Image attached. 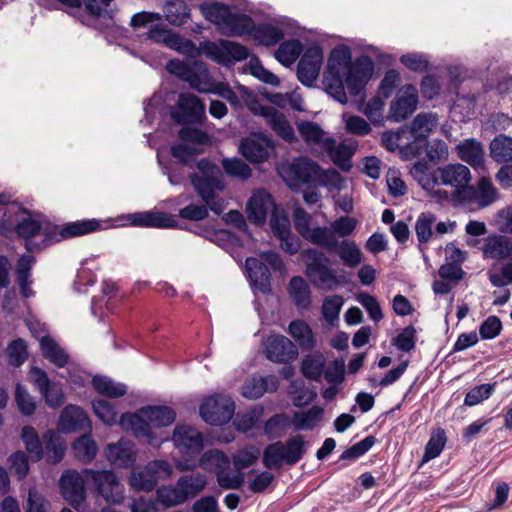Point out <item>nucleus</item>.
Wrapping results in <instances>:
<instances>
[{
	"mask_svg": "<svg viewBox=\"0 0 512 512\" xmlns=\"http://www.w3.org/2000/svg\"><path fill=\"white\" fill-rule=\"evenodd\" d=\"M374 70L372 60L361 55L352 61L351 51L346 46L331 51L323 76L327 94L345 104L348 101L345 85L350 95H358L370 80Z\"/></svg>",
	"mask_w": 512,
	"mask_h": 512,
	"instance_id": "obj_1",
	"label": "nucleus"
},
{
	"mask_svg": "<svg viewBox=\"0 0 512 512\" xmlns=\"http://www.w3.org/2000/svg\"><path fill=\"white\" fill-rule=\"evenodd\" d=\"M166 69L200 93L216 94L233 106L239 104V98L232 88L225 82L214 81L206 65L201 61L170 60Z\"/></svg>",
	"mask_w": 512,
	"mask_h": 512,
	"instance_id": "obj_2",
	"label": "nucleus"
},
{
	"mask_svg": "<svg viewBox=\"0 0 512 512\" xmlns=\"http://www.w3.org/2000/svg\"><path fill=\"white\" fill-rule=\"evenodd\" d=\"M202 13L207 20L214 23L222 33L231 36L251 34L254 27L251 17L233 13L229 6L222 3H211L202 6Z\"/></svg>",
	"mask_w": 512,
	"mask_h": 512,
	"instance_id": "obj_3",
	"label": "nucleus"
},
{
	"mask_svg": "<svg viewBox=\"0 0 512 512\" xmlns=\"http://www.w3.org/2000/svg\"><path fill=\"white\" fill-rule=\"evenodd\" d=\"M306 453V442L303 435H295L284 443L277 441L266 446L263 451L262 463L267 469H278L282 465L294 466Z\"/></svg>",
	"mask_w": 512,
	"mask_h": 512,
	"instance_id": "obj_4",
	"label": "nucleus"
},
{
	"mask_svg": "<svg viewBox=\"0 0 512 512\" xmlns=\"http://www.w3.org/2000/svg\"><path fill=\"white\" fill-rule=\"evenodd\" d=\"M300 256L306 266L305 273L314 286L329 291L340 285L338 276L330 267L331 261L323 251L309 247Z\"/></svg>",
	"mask_w": 512,
	"mask_h": 512,
	"instance_id": "obj_5",
	"label": "nucleus"
},
{
	"mask_svg": "<svg viewBox=\"0 0 512 512\" xmlns=\"http://www.w3.org/2000/svg\"><path fill=\"white\" fill-rule=\"evenodd\" d=\"M6 209L14 213L16 221L13 222L12 229L14 228L17 235L25 239L28 251L40 250L47 246L44 245L45 224L43 225L36 215L24 209L18 202H13Z\"/></svg>",
	"mask_w": 512,
	"mask_h": 512,
	"instance_id": "obj_6",
	"label": "nucleus"
},
{
	"mask_svg": "<svg viewBox=\"0 0 512 512\" xmlns=\"http://www.w3.org/2000/svg\"><path fill=\"white\" fill-rule=\"evenodd\" d=\"M86 485L94 489L107 503L119 504L122 502L123 486L119 478L111 470L84 469Z\"/></svg>",
	"mask_w": 512,
	"mask_h": 512,
	"instance_id": "obj_7",
	"label": "nucleus"
},
{
	"mask_svg": "<svg viewBox=\"0 0 512 512\" xmlns=\"http://www.w3.org/2000/svg\"><path fill=\"white\" fill-rule=\"evenodd\" d=\"M189 177L195 191L209 209L217 215L222 214L226 208L225 200L218 195V192L225 189L222 175L202 177L197 173H192Z\"/></svg>",
	"mask_w": 512,
	"mask_h": 512,
	"instance_id": "obj_8",
	"label": "nucleus"
},
{
	"mask_svg": "<svg viewBox=\"0 0 512 512\" xmlns=\"http://www.w3.org/2000/svg\"><path fill=\"white\" fill-rule=\"evenodd\" d=\"M293 222L296 231L309 243L320 248H333L335 246V237L329 227H311V215L302 207L294 209Z\"/></svg>",
	"mask_w": 512,
	"mask_h": 512,
	"instance_id": "obj_9",
	"label": "nucleus"
},
{
	"mask_svg": "<svg viewBox=\"0 0 512 512\" xmlns=\"http://www.w3.org/2000/svg\"><path fill=\"white\" fill-rule=\"evenodd\" d=\"M430 173L433 174V178L431 180L434 181L433 183L439 181L443 186L454 188L452 196L458 202L462 199V195L459 191L468 188L472 180L470 169L466 165L460 163L446 164L444 166L437 167L430 171Z\"/></svg>",
	"mask_w": 512,
	"mask_h": 512,
	"instance_id": "obj_10",
	"label": "nucleus"
},
{
	"mask_svg": "<svg viewBox=\"0 0 512 512\" xmlns=\"http://www.w3.org/2000/svg\"><path fill=\"white\" fill-rule=\"evenodd\" d=\"M200 415L210 425H224L228 423L235 411V404L231 397L217 394L210 396L201 404Z\"/></svg>",
	"mask_w": 512,
	"mask_h": 512,
	"instance_id": "obj_11",
	"label": "nucleus"
},
{
	"mask_svg": "<svg viewBox=\"0 0 512 512\" xmlns=\"http://www.w3.org/2000/svg\"><path fill=\"white\" fill-rule=\"evenodd\" d=\"M86 475L76 470H66L61 475L59 487L63 498L76 510H80L86 499Z\"/></svg>",
	"mask_w": 512,
	"mask_h": 512,
	"instance_id": "obj_12",
	"label": "nucleus"
},
{
	"mask_svg": "<svg viewBox=\"0 0 512 512\" xmlns=\"http://www.w3.org/2000/svg\"><path fill=\"white\" fill-rule=\"evenodd\" d=\"M204 117V103L191 93H181L171 111V118L180 125L200 123Z\"/></svg>",
	"mask_w": 512,
	"mask_h": 512,
	"instance_id": "obj_13",
	"label": "nucleus"
},
{
	"mask_svg": "<svg viewBox=\"0 0 512 512\" xmlns=\"http://www.w3.org/2000/svg\"><path fill=\"white\" fill-rule=\"evenodd\" d=\"M101 227L98 220H82L66 224L63 228L51 223H45L44 245H51L63 239L82 236L87 233L95 232Z\"/></svg>",
	"mask_w": 512,
	"mask_h": 512,
	"instance_id": "obj_14",
	"label": "nucleus"
},
{
	"mask_svg": "<svg viewBox=\"0 0 512 512\" xmlns=\"http://www.w3.org/2000/svg\"><path fill=\"white\" fill-rule=\"evenodd\" d=\"M320 166L307 157H299L281 168L280 174L291 185L316 182Z\"/></svg>",
	"mask_w": 512,
	"mask_h": 512,
	"instance_id": "obj_15",
	"label": "nucleus"
},
{
	"mask_svg": "<svg viewBox=\"0 0 512 512\" xmlns=\"http://www.w3.org/2000/svg\"><path fill=\"white\" fill-rule=\"evenodd\" d=\"M418 105V90L415 86L405 85L391 102L388 119L401 122L411 116Z\"/></svg>",
	"mask_w": 512,
	"mask_h": 512,
	"instance_id": "obj_16",
	"label": "nucleus"
},
{
	"mask_svg": "<svg viewBox=\"0 0 512 512\" xmlns=\"http://www.w3.org/2000/svg\"><path fill=\"white\" fill-rule=\"evenodd\" d=\"M323 62V52L319 46L309 47L297 65L298 80L305 86L311 87L319 76Z\"/></svg>",
	"mask_w": 512,
	"mask_h": 512,
	"instance_id": "obj_17",
	"label": "nucleus"
},
{
	"mask_svg": "<svg viewBox=\"0 0 512 512\" xmlns=\"http://www.w3.org/2000/svg\"><path fill=\"white\" fill-rule=\"evenodd\" d=\"M264 353L270 361L286 364L297 358L298 349L289 338L272 335L265 342Z\"/></svg>",
	"mask_w": 512,
	"mask_h": 512,
	"instance_id": "obj_18",
	"label": "nucleus"
},
{
	"mask_svg": "<svg viewBox=\"0 0 512 512\" xmlns=\"http://www.w3.org/2000/svg\"><path fill=\"white\" fill-rule=\"evenodd\" d=\"M459 193L462 195L460 203L476 204L480 208L491 205L497 199V190L486 177H482L476 186L469 184L468 188Z\"/></svg>",
	"mask_w": 512,
	"mask_h": 512,
	"instance_id": "obj_19",
	"label": "nucleus"
},
{
	"mask_svg": "<svg viewBox=\"0 0 512 512\" xmlns=\"http://www.w3.org/2000/svg\"><path fill=\"white\" fill-rule=\"evenodd\" d=\"M411 176L418 182V184L427 191L428 195L439 203L448 202L450 194L448 191L442 189L443 186L439 181L433 183L431 181L433 174L428 171V165L425 162L418 161L413 164L410 170Z\"/></svg>",
	"mask_w": 512,
	"mask_h": 512,
	"instance_id": "obj_20",
	"label": "nucleus"
},
{
	"mask_svg": "<svg viewBox=\"0 0 512 512\" xmlns=\"http://www.w3.org/2000/svg\"><path fill=\"white\" fill-rule=\"evenodd\" d=\"M208 55L216 62L231 65L236 61L248 58V49L236 42L221 40L219 44L211 43L208 47Z\"/></svg>",
	"mask_w": 512,
	"mask_h": 512,
	"instance_id": "obj_21",
	"label": "nucleus"
},
{
	"mask_svg": "<svg viewBox=\"0 0 512 512\" xmlns=\"http://www.w3.org/2000/svg\"><path fill=\"white\" fill-rule=\"evenodd\" d=\"M252 112L265 118L266 122L275 133L287 142H293L295 133L286 117L276 108L271 106H252Z\"/></svg>",
	"mask_w": 512,
	"mask_h": 512,
	"instance_id": "obj_22",
	"label": "nucleus"
},
{
	"mask_svg": "<svg viewBox=\"0 0 512 512\" xmlns=\"http://www.w3.org/2000/svg\"><path fill=\"white\" fill-rule=\"evenodd\" d=\"M147 38L155 43H164L167 47L182 53H189L195 49V44L191 40L182 38L159 23L150 27Z\"/></svg>",
	"mask_w": 512,
	"mask_h": 512,
	"instance_id": "obj_23",
	"label": "nucleus"
},
{
	"mask_svg": "<svg viewBox=\"0 0 512 512\" xmlns=\"http://www.w3.org/2000/svg\"><path fill=\"white\" fill-rule=\"evenodd\" d=\"M274 210H277L274 200L265 190L254 192L246 205L247 218L256 225L264 224L268 212Z\"/></svg>",
	"mask_w": 512,
	"mask_h": 512,
	"instance_id": "obj_24",
	"label": "nucleus"
},
{
	"mask_svg": "<svg viewBox=\"0 0 512 512\" xmlns=\"http://www.w3.org/2000/svg\"><path fill=\"white\" fill-rule=\"evenodd\" d=\"M484 259L502 261L512 255V239L505 235H489L482 245Z\"/></svg>",
	"mask_w": 512,
	"mask_h": 512,
	"instance_id": "obj_25",
	"label": "nucleus"
},
{
	"mask_svg": "<svg viewBox=\"0 0 512 512\" xmlns=\"http://www.w3.org/2000/svg\"><path fill=\"white\" fill-rule=\"evenodd\" d=\"M172 440L182 451L199 453L203 448V436L195 428L178 424L173 432Z\"/></svg>",
	"mask_w": 512,
	"mask_h": 512,
	"instance_id": "obj_26",
	"label": "nucleus"
},
{
	"mask_svg": "<svg viewBox=\"0 0 512 512\" xmlns=\"http://www.w3.org/2000/svg\"><path fill=\"white\" fill-rule=\"evenodd\" d=\"M245 266L252 286L263 294L269 293L271 274L267 265L260 259L249 257L245 261Z\"/></svg>",
	"mask_w": 512,
	"mask_h": 512,
	"instance_id": "obj_27",
	"label": "nucleus"
},
{
	"mask_svg": "<svg viewBox=\"0 0 512 512\" xmlns=\"http://www.w3.org/2000/svg\"><path fill=\"white\" fill-rule=\"evenodd\" d=\"M108 461L117 467H130L134 464L135 452L130 441L121 439L117 443L109 444L106 449Z\"/></svg>",
	"mask_w": 512,
	"mask_h": 512,
	"instance_id": "obj_28",
	"label": "nucleus"
},
{
	"mask_svg": "<svg viewBox=\"0 0 512 512\" xmlns=\"http://www.w3.org/2000/svg\"><path fill=\"white\" fill-rule=\"evenodd\" d=\"M120 425L125 430L133 432L134 436L151 442L152 431L148 419L142 415L141 409L137 413H124L120 417Z\"/></svg>",
	"mask_w": 512,
	"mask_h": 512,
	"instance_id": "obj_29",
	"label": "nucleus"
},
{
	"mask_svg": "<svg viewBox=\"0 0 512 512\" xmlns=\"http://www.w3.org/2000/svg\"><path fill=\"white\" fill-rule=\"evenodd\" d=\"M131 224L139 227L175 228L177 221L165 212H139L130 215Z\"/></svg>",
	"mask_w": 512,
	"mask_h": 512,
	"instance_id": "obj_30",
	"label": "nucleus"
},
{
	"mask_svg": "<svg viewBox=\"0 0 512 512\" xmlns=\"http://www.w3.org/2000/svg\"><path fill=\"white\" fill-rule=\"evenodd\" d=\"M60 427L65 432H74L89 428L90 420L82 408L68 405L61 412Z\"/></svg>",
	"mask_w": 512,
	"mask_h": 512,
	"instance_id": "obj_31",
	"label": "nucleus"
},
{
	"mask_svg": "<svg viewBox=\"0 0 512 512\" xmlns=\"http://www.w3.org/2000/svg\"><path fill=\"white\" fill-rule=\"evenodd\" d=\"M240 150L247 160L262 163L268 159L271 145L269 140L264 138H246L242 140Z\"/></svg>",
	"mask_w": 512,
	"mask_h": 512,
	"instance_id": "obj_32",
	"label": "nucleus"
},
{
	"mask_svg": "<svg viewBox=\"0 0 512 512\" xmlns=\"http://www.w3.org/2000/svg\"><path fill=\"white\" fill-rule=\"evenodd\" d=\"M288 294L298 310H306L311 305V290L301 276H293L288 284Z\"/></svg>",
	"mask_w": 512,
	"mask_h": 512,
	"instance_id": "obj_33",
	"label": "nucleus"
},
{
	"mask_svg": "<svg viewBox=\"0 0 512 512\" xmlns=\"http://www.w3.org/2000/svg\"><path fill=\"white\" fill-rule=\"evenodd\" d=\"M333 248H325L329 252H335L343 264L349 268H355L362 262V252L353 240L344 239L341 242L335 238Z\"/></svg>",
	"mask_w": 512,
	"mask_h": 512,
	"instance_id": "obj_34",
	"label": "nucleus"
},
{
	"mask_svg": "<svg viewBox=\"0 0 512 512\" xmlns=\"http://www.w3.org/2000/svg\"><path fill=\"white\" fill-rule=\"evenodd\" d=\"M278 387V381L275 377H257L253 376L246 380L242 387V395L248 399H258L265 392L274 391Z\"/></svg>",
	"mask_w": 512,
	"mask_h": 512,
	"instance_id": "obj_35",
	"label": "nucleus"
},
{
	"mask_svg": "<svg viewBox=\"0 0 512 512\" xmlns=\"http://www.w3.org/2000/svg\"><path fill=\"white\" fill-rule=\"evenodd\" d=\"M151 426L160 428L171 425L176 419V412L168 406H146L141 408Z\"/></svg>",
	"mask_w": 512,
	"mask_h": 512,
	"instance_id": "obj_36",
	"label": "nucleus"
},
{
	"mask_svg": "<svg viewBox=\"0 0 512 512\" xmlns=\"http://www.w3.org/2000/svg\"><path fill=\"white\" fill-rule=\"evenodd\" d=\"M40 348L43 356L55 366L62 368L68 363V354L51 336L40 339Z\"/></svg>",
	"mask_w": 512,
	"mask_h": 512,
	"instance_id": "obj_37",
	"label": "nucleus"
},
{
	"mask_svg": "<svg viewBox=\"0 0 512 512\" xmlns=\"http://www.w3.org/2000/svg\"><path fill=\"white\" fill-rule=\"evenodd\" d=\"M460 159L472 167L477 168L484 163V151L480 142L467 139L457 146Z\"/></svg>",
	"mask_w": 512,
	"mask_h": 512,
	"instance_id": "obj_38",
	"label": "nucleus"
},
{
	"mask_svg": "<svg viewBox=\"0 0 512 512\" xmlns=\"http://www.w3.org/2000/svg\"><path fill=\"white\" fill-rule=\"evenodd\" d=\"M42 440L45 445L48 460L52 463L60 462L64 456L66 446L59 433L54 430H47L43 434Z\"/></svg>",
	"mask_w": 512,
	"mask_h": 512,
	"instance_id": "obj_39",
	"label": "nucleus"
},
{
	"mask_svg": "<svg viewBox=\"0 0 512 512\" xmlns=\"http://www.w3.org/2000/svg\"><path fill=\"white\" fill-rule=\"evenodd\" d=\"M199 466L217 475V472L230 468V459L221 451L211 449L203 453L199 460Z\"/></svg>",
	"mask_w": 512,
	"mask_h": 512,
	"instance_id": "obj_40",
	"label": "nucleus"
},
{
	"mask_svg": "<svg viewBox=\"0 0 512 512\" xmlns=\"http://www.w3.org/2000/svg\"><path fill=\"white\" fill-rule=\"evenodd\" d=\"M20 437L30 457L34 461L41 460L44 456V448L36 429L32 426H24Z\"/></svg>",
	"mask_w": 512,
	"mask_h": 512,
	"instance_id": "obj_41",
	"label": "nucleus"
},
{
	"mask_svg": "<svg viewBox=\"0 0 512 512\" xmlns=\"http://www.w3.org/2000/svg\"><path fill=\"white\" fill-rule=\"evenodd\" d=\"M92 385L99 394L110 398H119L127 393L125 384L115 382L107 376H94Z\"/></svg>",
	"mask_w": 512,
	"mask_h": 512,
	"instance_id": "obj_42",
	"label": "nucleus"
},
{
	"mask_svg": "<svg viewBox=\"0 0 512 512\" xmlns=\"http://www.w3.org/2000/svg\"><path fill=\"white\" fill-rule=\"evenodd\" d=\"M177 481L182 492L186 494V500L201 493L207 485V477L202 473L183 475Z\"/></svg>",
	"mask_w": 512,
	"mask_h": 512,
	"instance_id": "obj_43",
	"label": "nucleus"
},
{
	"mask_svg": "<svg viewBox=\"0 0 512 512\" xmlns=\"http://www.w3.org/2000/svg\"><path fill=\"white\" fill-rule=\"evenodd\" d=\"M164 14L169 23L175 26L183 25L189 19L188 5L183 0H169L164 6Z\"/></svg>",
	"mask_w": 512,
	"mask_h": 512,
	"instance_id": "obj_44",
	"label": "nucleus"
},
{
	"mask_svg": "<svg viewBox=\"0 0 512 512\" xmlns=\"http://www.w3.org/2000/svg\"><path fill=\"white\" fill-rule=\"evenodd\" d=\"M324 147L329 152L334 164L344 171H349L351 164L352 152L346 145L335 147V141L332 138L324 140Z\"/></svg>",
	"mask_w": 512,
	"mask_h": 512,
	"instance_id": "obj_45",
	"label": "nucleus"
},
{
	"mask_svg": "<svg viewBox=\"0 0 512 512\" xmlns=\"http://www.w3.org/2000/svg\"><path fill=\"white\" fill-rule=\"evenodd\" d=\"M289 334L298 342L302 349L310 350L315 346L311 328L302 320H295L289 324Z\"/></svg>",
	"mask_w": 512,
	"mask_h": 512,
	"instance_id": "obj_46",
	"label": "nucleus"
},
{
	"mask_svg": "<svg viewBox=\"0 0 512 512\" xmlns=\"http://www.w3.org/2000/svg\"><path fill=\"white\" fill-rule=\"evenodd\" d=\"M436 222V216L431 212L421 213L415 222V233L420 245L427 244L433 239V227Z\"/></svg>",
	"mask_w": 512,
	"mask_h": 512,
	"instance_id": "obj_47",
	"label": "nucleus"
},
{
	"mask_svg": "<svg viewBox=\"0 0 512 512\" xmlns=\"http://www.w3.org/2000/svg\"><path fill=\"white\" fill-rule=\"evenodd\" d=\"M490 154L498 163L512 161V138L503 134L496 136L490 143Z\"/></svg>",
	"mask_w": 512,
	"mask_h": 512,
	"instance_id": "obj_48",
	"label": "nucleus"
},
{
	"mask_svg": "<svg viewBox=\"0 0 512 512\" xmlns=\"http://www.w3.org/2000/svg\"><path fill=\"white\" fill-rule=\"evenodd\" d=\"M75 457L83 463L91 462L97 455V444L90 435L84 434L72 445Z\"/></svg>",
	"mask_w": 512,
	"mask_h": 512,
	"instance_id": "obj_49",
	"label": "nucleus"
},
{
	"mask_svg": "<svg viewBox=\"0 0 512 512\" xmlns=\"http://www.w3.org/2000/svg\"><path fill=\"white\" fill-rule=\"evenodd\" d=\"M251 34L265 46H273L284 38L281 28L269 24L254 26Z\"/></svg>",
	"mask_w": 512,
	"mask_h": 512,
	"instance_id": "obj_50",
	"label": "nucleus"
},
{
	"mask_svg": "<svg viewBox=\"0 0 512 512\" xmlns=\"http://www.w3.org/2000/svg\"><path fill=\"white\" fill-rule=\"evenodd\" d=\"M323 409L312 406L306 411L297 412L293 417V425L297 430H311L321 420Z\"/></svg>",
	"mask_w": 512,
	"mask_h": 512,
	"instance_id": "obj_51",
	"label": "nucleus"
},
{
	"mask_svg": "<svg viewBox=\"0 0 512 512\" xmlns=\"http://www.w3.org/2000/svg\"><path fill=\"white\" fill-rule=\"evenodd\" d=\"M303 50L299 40H288L280 44L275 52V58L285 66L294 63Z\"/></svg>",
	"mask_w": 512,
	"mask_h": 512,
	"instance_id": "obj_52",
	"label": "nucleus"
},
{
	"mask_svg": "<svg viewBox=\"0 0 512 512\" xmlns=\"http://www.w3.org/2000/svg\"><path fill=\"white\" fill-rule=\"evenodd\" d=\"M157 499L165 507H172L186 502V494L182 492L178 481L174 486H162L157 489Z\"/></svg>",
	"mask_w": 512,
	"mask_h": 512,
	"instance_id": "obj_53",
	"label": "nucleus"
},
{
	"mask_svg": "<svg viewBox=\"0 0 512 512\" xmlns=\"http://www.w3.org/2000/svg\"><path fill=\"white\" fill-rule=\"evenodd\" d=\"M438 116L435 113H420L411 123V133L415 138L427 137L437 125Z\"/></svg>",
	"mask_w": 512,
	"mask_h": 512,
	"instance_id": "obj_54",
	"label": "nucleus"
},
{
	"mask_svg": "<svg viewBox=\"0 0 512 512\" xmlns=\"http://www.w3.org/2000/svg\"><path fill=\"white\" fill-rule=\"evenodd\" d=\"M263 407L255 406L244 412L236 414L234 425L238 431L247 432L251 430L261 419Z\"/></svg>",
	"mask_w": 512,
	"mask_h": 512,
	"instance_id": "obj_55",
	"label": "nucleus"
},
{
	"mask_svg": "<svg viewBox=\"0 0 512 512\" xmlns=\"http://www.w3.org/2000/svg\"><path fill=\"white\" fill-rule=\"evenodd\" d=\"M6 354L9 365L14 367L21 366L28 356L26 342L22 338L11 341L6 348Z\"/></svg>",
	"mask_w": 512,
	"mask_h": 512,
	"instance_id": "obj_56",
	"label": "nucleus"
},
{
	"mask_svg": "<svg viewBox=\"0 0 512 512\" xmlns=\"http://www.w3.org/2000/svg\"><path fill=\"white\" fill-rule=\"evenodd\" d=\"M324 364L322 356L308 355L302 360L301 370L306 378L318 381L322 376Z\"/></svg>",
	"mask_w": 512,
	"mask_h": 512,
	"instance_id": "obj_57",
	"label": "nucleus"
},
{
	"mask_svg": "<svg viewBox=\"0 0 512 512\" xmlns=\"http://www.w3.org/2000/svg\"><path fill=\"white\" fill-rule=\"evenodd\" d=\"M216 480L222 489L237 490L244 484V474L240 470L231 472L229 469H223L217 472Z\"/></svg>",
	"mask_w": 512,
	"mask_h": 512,
	"instance_id": "obj_58",
	"label": "nucleus"
},
{
	"mask_svg": "<svg viewBox=\"0 0 512 512\" xmlns=\"http://www.w3.org/2000/svg\"><path fill=\"white\" fill-rule=\"evenodd\" d=\"M297 128L300 136L307 144H320L323 141L324 131L317 123L302 121L298 123Z\"/></svg>",
	"mask_w": 512,
	"mask_h": 512,
	"instance_id": "obj_59",
	"label": "nucleus"
},
{
	"mask_svg": "<svg viewBox=\"0 0 512 512\" xmlns=\"http://www.w3.org/2000/svg\"><path fill=\"white\" fill-rule=\"evenodd\" d=\"M130 485L138 491H152L156 487L155 479L147 472L146 466L142 469H134L129 477Z\"/></svg>",
	"mask_w": 512,
	"mask_h": 512,
	"instance_id": "obj_60",
	"label": "nucleus"
},
{
	"mask_svg": "<svg viewBox=\"0 0 512 512\" xmlns=\"http://www.w3.org/2000/svg\"><path fill=\"white\" fill-rule=\"evenodd\" d=\"M260 451L255 446L245 447L237 451L233 456V465L236 470L242 471L252 466L258 460Z\"/></svg>",
	"mask_w": 512,
	"mask_h": 512,
	"instance_id": "obj_61",
	"label": "nucleus"
},
{
	"mask_svg": "<svg viewBox=\"0 0 512 512\" xmlns=\"http://www.w3.org/2000/svg\"><path fill=\"white\" fill-rule=\"evenodd\" d=\"M446 443V436L443 429H439L437 432L433 433L429 441L425 446V451L423 455V462H428L436 457H438Z\"/></svg>",
	"mask_w": 512,
	"mask_h": 512,
	"instance_id": "obj_62",
	"label": "nucleus"
},
{
	"mask_svg": "<svg viewBox=\"0 0 512 512\" xmlns=\"http://www.w3.org/2000/svg\"><path fill=\"white\" fill-rule=\"evenodd\" d=\"M222 166L225 173L231 177L246 180L251 176V168L241 159H224Z\"/></svg>",
	"mask_w": 512,
	"mask_h": 512,
	"instance_id": "obj_63",
	"label": "nucleus"
},
{
	"mask_svg": "<svg viewBox=\"0 0 512 512\" xmlns=\"http://www.w3.org/2000/svg\"><path fill=\"white\" fill-rule=\"evenodd\" d=\"M96 416L105 424L113 425L117 421V413L113 405L104 399H96L92 402Z\"/></svg>",
	"mask_w": 512,
	"mask_h": 512,
	"instance_id": "obj_64",
	"label": "nucleus"
}]
</instances>
